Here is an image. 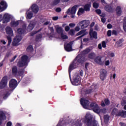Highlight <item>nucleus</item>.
I'll return each instance as SVG.
<instances>
[{
    "label": "nucleus",
    "mask_w": 126,
    "mask_h": 126,
    "mask_svg": "<svg viewBox=\"0 0 126 126\" xmlns=\"http://www.w3.org/2000/svg\"><path fill=\"white\" fill-rule=\"evenodd\" d=\"M80 103L84 109H87V110H93V111H94V113H96V114H99V112H100L99 106L96 103H92L89 106L90 102L88 100L85 99V98H81Z\"/></svg>",
    "instance_id": "obj_1"
},
{
    "label": "nucleus",
    "mask_w": 126,
    "mask_h": 126,
    "mask_svg": "<svg viewBox=\"0 0 126 126\" xmlns=\"http://www.w3.org/2000/svg\"><path fill=\"white\" fill-rule=\"evenodd\" d=\"M80 103L84 109H87V110H93V111H94V113H96V114H99V112H100L99 106L96 103H92L89 106L90 102L88 100L85 99V98H81Z\"/></svg>",
    "instance_id": "obj_2"
},
{
    "label": "nucleus",
    "mask_w": 126,
    "mask_h": 126,
    "mask_svg": "<svg viewBox=\"0 0 126 126\" xmlns=\"http://www.w3.org/2000/svg\"><path fill=\"white\" fill-rule=\"evenodd\" d=\"M86 61L85 58L81 57V55H78L73 62L70 64L69 67V73H70L71 70L76 68L79 64L84 63Z\"/></svg>",
    "instance_id": "obj_3"
},
{
    "label": "nucleus",
    "mask_w": 126,
    "mask_h": 126,
    "mask_svg": "<svg viewBox=\"0 0 126 126\" xmlns=\"http://www.w3.org/2000/svg\"><path fill=\"white\" fill-rule=\"evenodd\" d=\"M23 29H19L17 30L16 37L13 40L12 45L13 46H18L19 42L21 41V39H22L21 35L24 33V31L26 29V25L25 24L23 26Z\"/></svg>",
    "instance_id": "obj_4"
},
{
    "label": "nucleus",
    "mask_w": 126,
    "mask_h": 126,
    "mask_svg": "<svg viewBox=\"0 0 126 126\" xmlns=\"http://www.w3.org/2000/svg\"><path fill=\"white\" fill-rule=\"evenodd\" d=\"M90 24V21L88 20H84L78 23L77 26L75 28V31L78 32L81 29L87 28Z\"/></svg>",
    "instance_id": "obj_5"
},
{
    "label": "nucleus",
    "mask_w": 126,
    "mask_h": 126,
    "mask_svg": "<svg viewBox=\"0 0 126 126\" xmlns=\"http://www.w3.org/2000/svg\"><path fill=\"white\" fill-rule=\"evenodd\" d=\"M28 63V56L24 55L22 57L21 61L18 62V65L20 67H22L24 65H27Z\"/></svg>",
    "instance_id": "obj_6"
},
{
    "label": "nucleus",
    "mask_w": 126,
    "mask_h": 126,
    "mask_svg": "<svg viewBox=\"0 0 126 126\" xmlns=\"http://www.w3.org/2000/svg\"><path fill=\"white\" fill-rule=\"evenodd\" d=\"M12 74L15 76H21V78L23 77V74H24V71H22L20 72H17V67L16 66H14L12 69Z\"/></svg>",
    "instance_id": "obj_7"
},
{
    "label": "nucleus",
    "mask_w": 126,
    "mask_h": 126,
    "mask_svg": "<svg viewBox=\"0 0 126 126\" xmlns=\"http://www.w3.org/2000/svg\"><path fill=\"white\" fill-rule=\"evenodd\" d=\"M81 83V79L79 75H76L73 77V81L72 82V84L73 85H79Z\"/></svg>",
    "instance_id": "obj_8"
},
{
    "label": "nucleus",
    "mask_w": 126,
    "mask_h": 126,
    "mask_svg": "<svg viewBox=\"0 0 126 126\" xmlns=\"http://www.w3.org/2000/svg\"><path fill=\"white\" fill-rule=\"evenodd\" d=\"M7 86V77L4 76L2 78L0 83V88L2 89L4 87H6Z\"/></svg>",
    "instance_id": "obj_9"
},
{
    "label": "nucleus",
    "mask_w": 126,
    "mask_h": 126,
    "mask_svg": "<svg viewBox=\"0 0 126 126\" xmlns=\"http://www.w3.org/2000/svg\"><path fill=\"white\" fill-rule=\"evenodd\" d=\"M10 18L11 19L13 18L12 15H11L8 13H5L3 16V23H7L9 22V21H10Z\"/></svg>",
    "instance_id": "obj_10"
},
{
    "label": "nucleus",
    "mask_w": 126,
    "mask_h": 126,
    "mask_svg": "<svg viewBox=\"0 0 126 126\" xmlns=\"http://www.w3.org/2000/svg\"><path fill=\"white\" fill-rule=\"evenodd\" d=\"M9 86L11 89H15L16 88V87L17 86V81H16L15 79H11L9 82Z\"/></svg>",
    "instance_id": "obj_11"
},
{
    "label": "nucleus",
    "mask_w": 126,
    "mask_h": 126,
    "mask_svg": "<svg viewBox=\"0 0 126 126\" xmlns=\"http://www.w3.org/2000/svg\"><path fill=\"white\" fill-rule=\"evenodd\" d=\"M108 75V72H107V70L105 69H101L100 71V79L101 80H104L105 78L106 77V76Z\"/></svg>",
    "instance_id": "obj_12"
},
{
    "label": "nucleus",
    "mask_w": 126,
    "mask_h": 126,
    "mask_svg": "<svg viewBox=\"0 0 126 126\" xmlns=\"http://www.w3.org/2000/svg\"><path fill=\"white\" fill-rule=\"evenodd\" d=\"M73 44V41H71L68 43L67 45L65 44L64 46V49L66 52H71L72 51V44Z\"/></svg>",
    "instance_id": "obj_13"
},
{
    "label": "nucleus",
    "mask_w": 126,
    "mask_h": 126,
    "mask_svg": "<svg viewBox=\"0 0 126 126\" xmlns=\"http://www.w3.org/2000/svg\"><path fill=\"white\" fill-rule=\"evenodd\" d=\"M77 7V5H75L73 6L71 9L69 8L66 13L68 14H75L76 12V8Z\"/></svg>",
    "instance_id": "obj_14"
},
{
    "label": "nucleus",
    "mask_w": 126,
    "mask_h": 126,
    "mask_svg": "<svg viewBox=\"0 0 126 126\" xmlns=\"http://www.w3.org/2000/svg\"><path fill=\"white\" fill-rule=\"evenodd\" d=\"M4 120H6V116H5V112L0 110V125H1V123Z\"/></svg>",
    "instance_id": "obj_15"
},
{
    "label": "nucleus",
    "mask_w": 126,
    "mask_h": 126,
    "mask_svg": "<svg viewBox=\"0 0 126 126\" xmlns=\"http://www.w3.org/2000/svg\"><path fill=\"white\" fill-rule=\"evenodd\" d=\"M92 116L90 113H87L86 115V123H87V125L88 126L91 124V121L92 120Z\"/></svg>",
    "instance_id": "obj_16"
},
{
    "label": "nucleus",
    "mask_w": 126,
    "mask_h": 126,
    "mask_svg": "<svg viewBox=\"0 0 126 126\" xmlns=\"http://www.w3.org/2000/svg\"><path fill=\"white\" fill-rule=\"evenodd\" d=\"M0 4L1 5H0V10L1 11H3V10H5V9L7 8V4H6V2H5V1H1Z\"/></svg>",
    "instance_id": "obj_17"
},
{
    "label": "nucleus",
    "mask_w": 126,
    "mask_h": 126,
    "mask_svg": "<svg viewBox=\"0 0 126 126\" xmlns=\"http://www.w3.org/2000/svg\"><path fill=\"white\" fill-rule=\"evenodd\" d=\"M35 25L36 22L33 21L31 22L30 24L28 26L27 31L29 32H30V31H32V30H33V29H34V27H35Z\"/></svg>",
    "instance_id": "obj_18"
},
{
    "label": "nucleus",
    "mask_w": 126,
    "mask_h": 126,
    "mask_svg": "<svg viewBox=\"0 0 126 126\" xmlns=\"http://www.w3.org/2000/svg\"><path fill=\"white\" fill-rule=\"evenodd\" d=\"M5 31L6 34H7V35H9V36H13V31L12 30V29L10 28V27H6L5 28Z\"/></svg>",
    "instance_id": "obj_19"
},
{
    "label": "nucleus",
    "mask_w": 126,
    "mask_h": 126,
    "mask_svg": "<svg viewBox=\"0 0 126 126\" xmlns=\"http://www.w3.org/2000/svg\"><path fill=\"white\" fill-rule=\"evenodd\" d=\"M27 19H31L33 17V13L31 11V8H30L26 13Z\"/></svg>",
    "instance_id": "obj_20"
},
{
    "label": "nucleus",
    "mask_w": 126,
    "mask_h": 126,
    "mask_svg": "<svg viewBox=\"0 0 126 126\" xmlns=\"http://www.w3.org/2000/svg\"><path fill=\"white\" fill-rule=\"evenodd\" d=\"M90 35L91 38H94V39H97V32H93V29H91L90 31Z\"/></svg>",
    "instance_id": "obj_21"
},
{
    "label": "nucleus",
    "mask_w": 126,
    "mask_h": 126,
    "mask_svg": "<svg viewBox=\"0 0 126 126\" xmlns=\"http://www.w3.org/2000/svg\"><path fill=\"white\" fill-rule=\"evenodd\" d=\"M31 9L32 12H34V13H37L38 11H39V7H38V5L36 4H33L31 7Z\"/></svg>",
    "instance_id": "obj_22"
},
{
    "label": "nucleus",
    "mask_w": 126,
    "mask_h": 126,
    "mask_svg": "<svg viewBox=\"0 0 126 126\" xmlns=\"http://www.w3.org/2000/svg\"><path fill=\"white\" fill-rule=\"evenodd\" d=\"M87 34H88V32H86V30H82L76 34V36H80V35H81V36L84 37V36H85Z\"/></svg>",
    "instance_id": "obj_23"
},
{
    "label": "nucleus",
    "mask_w": 126,
    "mask_h": 126,
    "mask_svg": "<svg viewBox=\"0 0 126 126\" xmlns=\"http://www.w3.org/2000/svg\"><path fill=\"white\" fill-rule=\"evenodd\" d=\"M94 62L96 63H98L100 65H102V64H103V62H102V60H101V57L100 56L96 57L94 59Z\"/></svg>",
    "instance_id": "obj_24"
},
{
    "label": "nucleus",
    "mask_w": 126,
    "mask_h": 126,
    "mask_svg": "<svg viewBox=\"0 0 126 126\" xmlns=\"http://www.w3.org/2000/svg\"><path fill=\"white\" fill-rule=\"evenodd\" d=\"M55 27L57 33H58L59 34L63 33V28L60 27L59 25H56Z\"/></svg>",
    "instance_id": "obj_25"
},
{
    "label": "nucleus",
    "mask_w": 126,
    "mask_h": 126,
    "mask_svg": "<svg viewBox=\"0 0 126 126\" xmlns=\"http://www.w3.org/2000/svg\"><path fill=\"white\" fill-rule=\"evenodd\" d=\"M118 117H122V118H126V111H120L119 112V114H117Z\"/></svg>",
    "instance_id": "obj_26"
},
{
    "label": "nucleus",
    "mask_w": 126,
    "mask_h": 126,
    "mask_svg": "<svg viewBox=\"0 0 126 126\" xmlns=\"http://www.w3.org/2000/svg\"><path fill=\"white\" fill-rule=\"evenodd\" d=\"M20 22V21H13L11 22L10 25L11 26H12V27H16V26H18V25L19 24Z\"/></svg>",
    "instance_id": "obj_27"
},
{
    "label": "nucleus",
    "mask_w": 126,
    "mask_h": 126,
    "mask_svg": "<svg viewBox=\"0 0 126 126\" xmlns=\"http://www.w3.org/2000/svg\"><path fill=\"white\" fill-rule=\"evenodd\" d=\"M116 13L117 15L120 16L121 14H122V8H121V7L118 6L116 8Z\"/></svg>",
    "instance_id": "obj_28"
},
{
    "label": "nucleus",
    "mask_w": 126,
    "mask_h": 126,
    "mask_svg": "<svg viewBox=\"0 0 126 126\" xmlns=\"http://www.w3.org/2000/svg\"><path fill=\"white\" fill-rule=\"evenodd\" d=\"M111 115L112 116H115V115H116L117 117H119V116L117 115H119V112H118V109L114 108L111 113Z\"/></svg>",
    "instance_id": "obj_29"
},
{
    "label": "nucleus",
    "mask_w": 126,
    "mask_h": 126,
    "mask_svg": "<svg viewBox=\"0 0 126 126\" xmlns=\"http://www.w3.org/2000/svg\"><path fill=\"white\" fill-rule=\"evenodd\" d=\"M9 95H10V93H9V91H7L5 92L3 95V99H6L7 97L9 96Z\"/></svg>",
    "instance_id": "obj_30"
},
{
    "label": "nucleus",
    "mask_w": 126,
    "mask_h": 126,
    "mask_svg": "<svg viewBox=\"0 0 126 126\" xmlns=\"http://www.w3.org/2000/svg\"><path fill=\"white\" fill-rule=\"evenodd\" d=\"M89 58L91 60H93V59H95V57H96V54L94 52H92L90 54H89Z\"/></svg>",
    "instance_id": "obj_31"
},
{
    "label": "nucleus",
    "mask_w": 126,
    "mask_h": 126,
    "mask_svg": "<svg viewBox=\"0 0 126 126\" xmlns=\"http://www.w3.org/2000/svg\"><path fill=\"white\" fill-rule=\"evenodd\" d=\"M104 120L106 124H107V123L109 122V121H110V116L108 115H105L104 116Z\"/></svg>",
    "instance_id": "obj_32"
},
{
    "label": "nucleus",
    "mask_w": 126,
    "mask_h": 126,
    "mask_svg": "<svg viewBox=\"0 0 126 126\" xmlns=\"http://www.w3.org/2000/svg\"><path fill=\"white\" fill-rule=\"evenodd\" d=\"M90 7H91V4H87L84 6V10L86 11H89L90 10Z\"/></svg>",
    "instance_id": "obj_33"
},
{
    "label": "nucleus",
    "mask_w": 126,
    "mask_h": 126,
    "mask_svg": "<svg viewBox=\"0 0 126 126\" xmlns=\"http://www.w3.org/2000/svg\"><path fill=\"white\" fill-rule=\"evenodd\" d=\"M124 24H123V29L125 32H126V17L124 18L123 19Z\"/></svg>",
    "instance_id": "obj_34"
},
{
    "label": "nucleus",
    "mask_w": 126,
    "mask_h": 126,
    "mask_svg": "<svg viewBox=\"0 0 126 126\" xmlns=\"http://www.w3.org/2000/svg\"><path fill=\"white\" fill-rule=\"evenodd\" d=\"M84 10L83 8H80L78 12V15H81V14H83L84 12Z\"/></svg>",
    "instance_id": "obj_35"
},
{
    "label": "nucleus",
    "mask_w": 126,
    "mask_h": 126,
    "mask_svg": "<svg viewBox=\"0 0 126 126\" xmlns=\"http://www.w3.org/2000/svg\"><path fill=\"white\" fill-rule=\"evenodd\" d=\"M107 112V109L106 108H103L102 109H99V113L98 114H106Z\"/></svg>",
    "instance_id": "obj_36"
},
{
    "label": "nucleus",
    "mask_w": 126,
    "mask_h": 126,
    "mask_svg": "<svg viewBox=\"0 0 126 126\" xmlns=\"http://www.w3.org/2000/svg\"><path fill=\"white\" fill-rule=\"evenodd\" d=\"M105 10L106 11H108V12H110V11H111V10H112V7H111V6H110L109 5H106L105 7Z\"/></svg>",
    "instance_id": "obj_37"
},
{
    "label": "nucleus",
    "mask_w": 126,
    "mask_h": 126,
    "mask_svg": "<svg viewBox=\"0 0 126 126\" xmlns=\"http://www.w3.org/2000/svg\"><path fill=\"white\" fill-rule=\"evenodd\" d=\"M90 52V49L87 48L82 52L83 55H87Z\"/></svg>",
    "instance_id": "obj_38"
},
{
    "label": "nucleus",
    "mask_w": 126,
    "mask_h": 126,
    "mask_svg": "<svg viewBox=\"0 0 126 126\" xmlns=\"http://www.w3.org/2000/svg\"><path fill=\"white\" fill-rule=\"evenodd\" d=\"M61 37L63 40H66V39H68V36L63 33H61Z\"/></svg>",
    "instance_id": "obj_39"
},
{
    "label": "nucleus",
    "mask_w": 126,
    "mask_h": 126,
    "mask_svg": "<svg viewBox=\"0 0 126 126\" xmlns=\"http://www.w3.org/2000/svg\"><path fill=\"white\" fill-rule=\"evenodd\" d=\"M28 52H32L33 51V46L32 45H30L27 49Z\"/></svg>",
    "instance_id": "obj_40"
},
{
    "label": "nucleus",
    "mask_w": 126,
    "mask_h": 126,
    "mask_svg": "<svg viewBox=\"0 0 126 126\" xmlns=\"http://www.w3.org/2000/svg\"><path fill=\"white\" fill-rule=\"evenodd\" d=\"M93 7L94 8H98L99 7V4L96 2H94Z\"/></svg>",
    "instance_id": "obj_41"
},
{
    "label": "nucleus",
    "mask_w": 126,
    "mask_h": 126,
    "mask_svg": "<svg viewBox=\"0 0 126 126\" xmlns=\"http://www.w3.org/2000/svg\"><path fill=\"white\" fill-rule=\"evenodd\" d=\"M7 39L8 41V45H10V44H11V42L12 41V39H11V37H10V36H8L7 37Z\"/></svg>",
    "instance_id": "obj_42"
},
{
    "label": "nucleus",
    "mask_w": 126,
    "mask_h": 126,
    "mask_svg": "<svg viewBox=\"0 0 126 126\" xmlns=\"http://www.w3.org/2000/svg\"><path fill=\"white\" fill-rule=\"evenodd\" d=\"M60 1H61V0H54L53 2V4L54 5H57V4H58V3H60Z\"/></svg>",
    "instance_id": "obj_43"
},
{
    "label": "nucleus",
    "mask_w": 126,
    "mask_h": 126,
    "mask_svg": "<svg viewBox=\"0 0 126 126\" xmlns=\"http://www.w3.org/2000/svg\"><path fill=\"white\" fill-rule=\"evenodd\" d=\"M69 33L70 35H71V36H73V35H74V30L71 29L69 32Z\"/></svg>",
    "instance_id": "obj_44"
},
{
    "label": "nucleus",
    "mask_w": 126,
    "mask_h": 126,
    "mask_svg": "<svg viewBox=\"0 0 126 126\" xmlns=\"http://www.w3.org/2000/svg\"><path fill=\"white\" fill-rule=\"evenodd\" d=\"M69 27H70V28H73L74 27H75V24H74V23H70L69 24Z\"/></svg>",
    "instance_id": "obj_45"
},
{
    "label": "nucleus",
    "mask_w": 126,
    "mask_h": 126,
    "mask_svg": "<svg viewBox=\"0 0 126 126\" xmlns=\"http://www.w3.org/2000/svg\"><path fill=\"white\" fill-rule=\"evenodd\" d=\"M41 38H42V35L39 34L36 37V40L38 41L39 40L40 41L41 40Z\"/></svg>",
    "instance_id": "obj_46"
},
{
    "label": "nucleus",
    "mask_w": 126,
    "mask_h": 126,
    "mask_svg": "<svg viewBox=\"0 0 126 126\" xmlns=\"http://www.w3.org/2000/svg\"><path fill=\"white\" fill-rule=\"evenodd\" d=\"M69 29H70V28L68 26L65 27V31H66V32H68V31H69Z\"/></svg>",
    "instance_id": "obj_47"
},
{
    "label": "nucleus",
    "mask_w": 126,
    "mask_h": 126,
    "mask_svg": "<svg viewBox=\"0 0 126 126\" xmlns=\"http://www.w3.org/2000/svg\"><path fill=\"white\" fill-rule=\"evenodd\" d=\"M102 48H106V42H105V41L102 42Z\"/></svg>",
    "instance_id": "obj_48"
},
{
    "label": "nucleus",
    "mask_w": 126,
    "mask_h": 126,
    "mask_svg": "<svg viewBox=\"0 0 126 126\" xmlns=\"http://www.w3.org/2000/svg\"><path fill=\"white\" fill-rule=\"evenodd\" d=\"M49 30L51 31V34H53L54 33V28L53 27L49 28Z\"/></svg>",
    "instance_id": "obj_49"
},
{
    "label": "nucleus",
    "mask_w": 126,
    "mask_h": 126,
    "mask_svg": "<svg viewBox=\"0 0 126 126\" xmlns=\"http://www.w3.org/2000/svg\"><path fill=\"white\" fill-rule=\"evenodd\" d=\"M105 65L108 66L110 64V61L107 60L105 62Z\"/></svg>",
    "instance_id": "obj_50"
},
{
    "label": "nucleus",
    "mask_w": 126,
    "mask_h": 126,
    "mask_svg": "<svg viewBox=\"0 0 126 126\" xmlns=\"http://www.w3.org/2000/svg\"><path fill=\"white\" fill-rule=\"evenodd\" d=\"M108 29H111L113 27V26L111 24H108L107 26Z\"/></svg>",
    "instance_id": "obj_51"
},
{
    "label": "nucleus",
    "mask_w": 126,
    "mask_h": 126,
    "mask_svg": "<svg viewBox=\"0 0 126 126\" xmlns=\"http://www.w3.org/2000/svg\"><path fill=\"white\" fill-rule=\"evenodd\" d=\"M111 35H112V32L111 31V30H109L107 32V35L108 36V37L111 36Z\"/></svg>",
    "instance_id": "obj_52"
},
{
    "label": "nucleus",
    "mask_w": 126,
    "mask_h": 126,
    "mask_svg": "<svg viewBox=\"0 0 126 126\" xmlns=\"http://www.w3.org/2000/svg\"><path fill=\"white\" fill-rule=\"evenodd\" d=\"M12 126V123L10 121H9L7 122L6 124V126Z\"/></svg>",
    "instance_id": "obj_53"
},
{
    "label": "nucleus",
    "mask_w": 126,
    "mask_h": 126,
    "mask_svg": "<svg viewBox=\"0 0 126 126\" xmlns=\"http://www.w3.org/2000/svg\"><path fill=\"white\" fill-rule=\"evenodd\" d=\"M104 101L106 105H109V104H110V101H109V99H106Z\"/></svg>",
    "instance_id": "obj_54"
},
{
    "label": "nucleus",
    "mask_w": 126,
    "mask_h": 126,
    "mask_svg": "<svg viewBox=\"0 0 126 126\" xmlns=\"http://www.w3.org/2000/svg\"><path fill=\"white\" fill-rule=\"evenodd\" d=\"M56 12H61L62 11V9L61 8H57L56 9Z\"/></svg>",
    "instance_id": "obj_55"
},
{
    "label": "nucleus",
    "mask_w": 126,
    "mask_h": 126,
    "mask_svg": "<svg viewBox=\"0 0 126 126\" xmlns=\"http://www.w3.org/2000/svg\"><path fill=\"white\" fill-rule=\"evenodd\" d=\"M126 100H122V101H121V105H122V106H124L125 105H126Z\"/></svg>",
    "instance_id": "obj_56"
},
{
    "label": "nucleus",
    "mask_w": 126,
    "mask_h": 126,
    "mask_svg": "<svg viewBox=\"0 0 126 126\" xmlns=\"http://www.w3.org/2000/svg\"><path fill=\"white\" fill-rule=\"evenodd\" d=\"M101 22L103 23H105V22H106V18H105L104 17H102L101 18Z\"/></svg>",
    "instance_id": "obj_57"
},
{
    "label": "nucleus",
    "mask_w": 126,
    "mask_h": 126,
    "mask_svg": "<svg viewBox=\"0 0 126 126\" xmlns=\"http://www.w3.org/2000/svg\"><path fill=\"white\" fill-rule=\"evenodd\" d=\"M53 20L56 21V20H58L59 19V17L58 16H55V17H53L52 18Z\"/></svg>",
    "instance_id": "obj_58"
},
{
    "label": "nucleus",
    "mask_w": 126,
    "mask_h": 126,
    "mask_svg": "<svg viewBox=\"0 0 126 126\" xmlns=\"http://www.w3.org/2000/svg\"><path fill=\"white\" fill-rule=\"evenodd\" d=\"M118 34V32H117V31L114 30L112 31V35H117Z\"/></svg>",
    "instance_id": "obj_59"
},
{
    "label": "nucleus",
    "mask_w": 126,
    "mask_h": 126,
    "mask_svg": "<svg viewBox=\"0 0 126 126\" xmlns=\"http://www.w3.org/2000/svg\"><path fill=\"white\" fill-rule=\"evenodd\" d=\"M95 12H96L97 14H100L101 13V10L97 9L95 10Z\"/></svg>",
    "instance_id": "obj_60"
},
{
    "label": "nucleus",
    "mask_w": 126,
    "mask_h": 126,
    "mask_svg": "<svg viewBox=\"0 0 126 126\" xmlns=\"http://www.w3.org/2000/svg\"><path fill=\"white\" fill-rule=\"evenodd\" d=\"M98 48L99 49V50L102 49V45L100 43L98 44Z\"/></svg>",
    "instance_id": "obj_61"
},
{
    "label": "nucleus",
    "mask_w": 126,
    "mask_h": 126,
    "mask_svg": "<svg viewBox=\"0 0 126 126\" xmlns=\"http://www.w3.org/2000/svg\"><path fill=\"white\" fill-rule=\"evenodd\" d=\"M16 58H17V56H15L12 59V60L10 61V62H13V61H14V60H15Z\"/></svg>",
    "instance_id": "obj_62"
},
{
    "label": "nucleus",
    "mask_w": 126,
    "mask_h": 126,
    "mask_svg": "<svg viewBox=\"0 0 126 126\" xmlns=\"http://www.w3.org/2000/svg\"><path fill=\"white\" fill-rule=\"evenodd\" d=\"M84 42H88L89 41V39L87 38H85L83 39Z\"/></svg>",
    "instance_id": "obj_63"
},
{
    "label": "nucleus",
    "mask_w": 126,
    "mask_h": 126,
    "mask_svg": "<svg viewBox=\"0 0 126 126\" xmlns=\"http://www.w3.org/2000/svg\"><path fill=\"white\" fill-rule=\"evenodd\" d=\"M120 125H121V126H126V124L123 123H120Z\"/></svg>",
    "instance_id": "obj_64"
}]
</instances>
